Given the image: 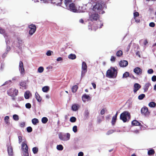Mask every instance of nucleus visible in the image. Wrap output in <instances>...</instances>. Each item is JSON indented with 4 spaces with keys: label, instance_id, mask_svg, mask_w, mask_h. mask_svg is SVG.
Returning a JSON list of instances; mask_svg holds the SVG:
<instances>
[{
    "label": "nucleus",
    "instance_id": "1",
    "mask_svg": "<svg viewBox=\"0 0 156 156\" xmlns=\"http://www.w3.org/2000/svg\"><path fill=\"white\" fill-rule=\"evenodd\" d=\"M117 70L114 67H111L108 69L106 73V76L109 78H115L117 75Z\"/></svg>",
    "mask_w": 156,
    "mask_h": 156
},
{
    "label": "nucleus",
    "instance_id": "2",
    "mask_svg": "<svg viewBox=\"0 0 156 156\" xmlns=\"http://www.w3.org/2000/svg\"><path fill=\"white\" fill-rule=\"evenodd\" d=\"M131 115L130 113L128 111H125L121 114L120 116V119L122 121L124 122H128L130 119Z\"/></svg>",
    "mask_w": 156,
    "mask_h": 156
},
{
    "label": "nucleus",
    "instance_id": "3",
    "mask_svg": "<svg viewBox=\"0 0 156 156\" xmlns=\"http://www.w3.org/2000/svg\"><path fill=\"white\" fill-rule=\"evenodd\" d=\"M18 93V90L15 88H11L7 91L8 94L11 97H14L17 96Z\"/></svg>",
    "mask_w": 156,
    "mask_h": 156
},
{
    "label": "nucleus",
    "instance_id": "4",
    "mask_svg": "<svg viewBox=\"0 0 156 156\" xmlns=\"http://www.w3.org/2000/svg\"><path fill=\"white\" fill-rule=\"evenodd\" d=\"M87 64L84 62H83L82 63V71L81 73V76L83 77L85 75V73L87 72Z\"/></svg>",
    "mask_w": 156,
    "mask_h": 156
},
{
    "label": "nucleus",
    "instance_id": "5",
    "mask_svg": "<svg viewBox=\"0 0 156 156\" xmlns=\"http://www.w3.org/2000/svg\"><path fill=\"white\" fill-rule=\"evenodd\" d=\"M100 16L97 13H94L91 14L89 17L90 20L91 21H97L99 18Z\"/></svg>",
    "mask_w": 156,
    "mask_h": 156
},
{
    "label": "nucleus",
    "instance_id": "6",
    "mask_svg": "<svg viewBox=\"0 0 156 156\" xmlns=\"http://www.w3.org/2000/svg\"><path fill=\"white\" fill-rule=\"evenodd\" d=\"M102 8V5L99 3H96V5L93 6V10L94 11L98 12H100Z\"/></svg>",
    "mask_w": 156,
    "mask_h": 156
},
{
    "label": "nucleus",
    "instance_id": "7",
    "mask_svg": "<svg viewBox=\"0 0 156 156\" xmlns=\"http://www.w3.org/2000/svg\"><path fill=\"white\" fill-rule=\"evenodd\" d=\"M141 113L145 116H148L150 113L148 108L145 106H144L141 108Z\"/></svg>",
    "mask_w": 156,
    "mask_h": 156
},
{
    "label": "nucleus",
    "instance_id": "8",
    "mask_svg": "<svg viewBox=\"0 0 156 156\" xmlns=\"http://www.w3.org/2000/svg\"><path fill=\"white\" fill-rule=\"evenodd\" d=\"M28 28L30 29L29 31V34L30 35H32L36 31V26L35 25L31 24L28 26Z\"/></svg>",
    "mask_w": 156,
    "mask_h": 156
},
{
    "label": "nucleus",
    "instance_id": "9",
    "mask_svg": "<svg viewBox=\"0 0 156 156\" xmlns=\"http://www.w3.org/2000/svg\"><path fill=\"white\" fill-rule=\"evenodd\" d=\"M66 8L68 10H70L71 11H72L73 12H76L77 11L75 4L73 3H71V4H70L68 7H67Z\"/></svg>",
    "mask_w": 156,
    "mask_h": 156
},
{
    "label": "nucleus",
    "instance_id": "10",
    "mask_svg": "<svg viewBox=\"0 0 156 156\" xmlns=\"http://www.w3.org/2000/svg\"><path fill=\"white\" fill-rule=\"evenodd\" d=\"M19 69L21 73L24 75L25 73V70L23 67V63L22 61H20L19 63Z\"/></svg>",
    "mask_w": 156,
    "mask_h": 156
},
{
    "label": "nucleus",
    "instance_id": "11",
    "mask_svg": "<svg viewBox=\"0 0 156 156\" xmlns=\"http://www.w3.org/2000/svg\"><path fill=\"white\" fill-rule=\"evenodd\" d=\"M7 150L9 156H12L13 155V149L10 144H8L7 145Z\"/></svg>",
    "mask_w": 156,
    "mask_h": 156
},
{
    "label": "nucleus",
    "instance_id": "12",
    "mask_svg": "<svg viewBox=\"0 0 156 156\" xmlns=\"http://www.w3.org/2000/svg\"><path fill=\"white\" fill-rule=\"evenodd\" d=\"M133 72L138 75H140L142 74V70L140 68L137 67L133 70Z\"/></svg>",
    "mask_w": 156,
    "mask_h": 156
},
{
    "label": "nucleus",
    "instance_id": "13",
    "mask_svg": "<svg viewBox=\"0 0 156 156\" xmlns=\"http://www.w3.org/2000/svg\"><path fill=\"white\" fill-rule=\"evenodd\" d=\"M141 86L138 83H135L134 85L133 91L134 93L136 92L141 87Z\"/></svg>",
    "mask_w": 156,
    "mask_h": 156
},
{
    "label": "nucleus",
    "instance_id": "14",
    "mask_svg": "<svg viewBox=\"0 0 156 156\" xmlns=\"http://www.w3.org/2000/svg\"><path fill=\"white\" fill-rule=\"evenodd\" d=\"M128 64V62L126 60L121 61L119 63V65L121 67H126L127 66Z\"/></svg>",
    "mask_w": 156,
    "mask_h": 156
},
{
    "label": "nucleus",
    "instance_id": "15",
    "mask_svg": "<svg viewBox=\"0 0 156 156\" xmlns=\"http://www.w3.org/2000/svg\"><path fill=\"white\" fill-rule=\"evenodd\" d=\"M82 99L83 101L85 102L86 101V100H88L90 99V98L89 95L85 94L82 96Z\"/></svg>",
    "mask_w": 156,
    "mask_h": 156
},
{
    "label": "nucleus",
    "instance_id": "16",
    "mask_svg": "<svg viewBox=\"0 0 156 156\" xmlns=\"http://www.w3.org/2000/svg\"><path fill=\"white\" fill-rule=\"evenodd\" d=\"M79 107L80 106L78 104H74L72 106V109L73 111H76L78 109Z\"/></svg>",
    "mask_w": 156,
    "mask_h": 156
},
{
    "label": "nucleus",
    "instance_id": "17",
    "mask_svg": "<svg viewBox=\"0 0 156 156\" xmlns=\"http://www.w3.org/2000/svg\"><path fill=\"white\" fill-rule=\"evenodd\" d=\"M139 13L138 12H136L133 13V18L135 21L137 23H139L140 21V20H136V17L139 16Z\"/></svg>",
    "mask_w": 156,
    "mask_h": 156
},
{
    "label": "nucleus",
    "instance_id": "18",
    "mask_svg": "<svg viewBox=\"0 0 156 156\" xmlns=\"http://www.w3.org/2000/svg\"><path fill=\"white\" fill-rule=\"evenodd\" d=\"M151 85V84L149 83H146L144 87V92H147L149 87Z\"/></svg>",
    "mask_w": 156,
    "mask_h": 156
},
{
    "label": "nucleus",
    "instance_id": "19",
    "mask_svg": "<svg viewBox=\"0 0 156 156\" xmlns=\"http://www.w3.org/2000/svg\"><path fill=\"white\" fill-rule=\"evenodd\" d=\"M72 0H64V4L65 5V8H66L67 7L72 3Z\"/></svg>",
    "mask_w": 156,
    "mask_h": 156
},
{
    "label": "nucleus",
    "instance_id": "20",
    "mask_svg": "<svg viewBox=\"0 0 156 156\" xmlns=\"http://www.w3.org/2000/svg\"><path fill=\"white\" fill-rule=\"evenodd\" d=\"M22 149L23 151H28V147L27 145V144L24 143V142L23 143L22 145Z\"/></svg>",
    "mask_w": 156,
    "mask_h": 156
},
{
    "label": "nucleus",
    "instance_id": "21",
    "mask_svg": "<svg viewBox=\"0 0 156 156\" xmlns=\"http://www.w3.org/2000/svg\"><path fill=\"white\" fill-rule=\"evenodd\" d=\"M35 98L37 101L39 102H40L41 101V98L40 97V95L37 92L35 94Z\"/></svg>",
    "mask_w": 156,
    "mask_h": 156
},
{
    "label": "nucleus",
    "instance_id": "22",
    "mask_svg": "<svg viewBox=\"0 0 156 156\" xmlns=\"http://www.w3.org/2000/svg\"><path fill=\"white\" fill-rule=\"evenodd\" d=\"M59 138L60 140H66V134H62V133H60L59 134Z\"/></svg>",
    "mask_w": 156,
    "mask_h": 156
},
{
    "label": "nucleus",
    "instance_id": "23",
    "mask_svg": "<svg viewBox=\"0 0 156 156\" xmlns=\"http://www.w3.org/2000/svg\"><path fill=\"white\" fill-rule=\"evenodd\" d=\"M132 124L133 126H140L141 123L136 120H134L132 122Z\"/></svg>",
    "mask_w": 156,
    "mask_h": 156
},
{
    "label": "nucleus",
    "instance_id": "24",
    "mask_svg": "<svg viewBox=\"0 0 156 156\" xmlns=\"http://www.w3.org/2000/svg\"><path fill=\"white\" fill-rule=\"evenodd\" d=\"M63 0H55L54 3L56 5H61L62 4Z\"/></svg>",
    "mask_w": 156,
    "mask_h": 156
},
{
    "label": "nucleus",
    "instance_id": "25",
    "mask_svg": "<svg viewBox=\"0 0 156 156\" xmlns=\"http://www.w3.org/2000/svg\"><path fill=\"white\" fill-rule=\"evenodd\" d=\"M78 86L76 85L73 86L72 88V91L73 93L76 92L78 89Z\"/></svg>",
    "mask_w": 156,
    "mask_h": 156
},
{
    "label": "nucleus",
    "instance_id": "26",
    "mask_svg": "<svg viewBox=\"0 0 156 156\" xmlns=\"http://www.w3.org/2000/svg\"><path fill=\"white\" fill-rule=\"evenodd\" d=\"M148 105L151 108H154L156 106V104L155 102L152 101L149 103Z\"/></svg>",
    "mask_w": 156,
    "mask_h": 156
},
{
    "label": "nucleus",
    "instance_id": "27",
    "mask_svg": "<svg viewBox=\"0 0 156 156\" xmlns=\"http://www.w3.org/2000/svg\"><path fill=\"white\" fill-rule=\"evenodd\" d=\"M49 87L48 86H45L43 87L42 90L44 92H47L49 90Z\"/></svg>",
    "mask_w": 156,
    "mask_h": 156
},
{
    "label": "nucleus",
    "instance_id": "28",
    "mask_svg": "<svg viewBox=\"0 0 156 156\" xmlns=\"http://www.w3.org/2000/svg\"><path fill=\"white\" fill-rule=\"evenodd\" d=\"M155 153V151L154 150L151 149L149 150L148 151V154L149 155H153Z\"/></svg>",
    "mask_w": 156,
    "mask_h": 156
},
{
    "label": "nucleus",
    "instance_id": "29",
    "mask_svg": "<svg viewBox=\"0 0 156 156\" xmlns=\"http://www.w3.org/2000/svg\"><path fill=\"white\" fill-rule=\"evenodd\" d=\"M68 58L70 59H74L76 58V56L75 54H71L69 55Z\"/></svg>",
    "mask_w": 156,
    "mask_h": 156
},
{
    "label": "nucleus",
    "instance_id": "30",
    "mask_svg": "<svg viewBox=\"0 0 156 156\" xmlns=\"http://www.w3.org/2000/svg\"><path fill=\"white\" fill-rule=\"evenodd\" d=\"M116 119L117 118H116V116H114L112 117L111 122L112 125H114L115 124L116 120Z\"/></svg>",
    "mask_w": 156,
    "mask_h": 156
},
{
    "label": "nucleus",
    "instance_id": "31",
    "mask_svg": "<svg viewBox=\"0 0 156 156\" xmlns=\"http://www.w3.org/2000/svg\"><path fill=\"white\" fill-rule=\"evenodd\" d=\"M94 27V26L93 25H92V26H89L88 27V28L89 29H90L91 30H94L96 31L97 30V29H98V27Z\"/></svg>",
    "mask_w": 156,
    "mask_h": 156
},
{
    "label": "nucleus",
    "instance_id": "32",
    "mask_svg": "<svg viewBox=\"0 0 156 156\" xmlns=\"http://www.w3.org/2000/svg\"><path fill=\"white\" fill-rule=\"evenodd\" d=\"M32 123L34 125L37 124L39 122L38 120L36 118H34L32 120Z\"/></svg>",
    "mask_w": 156,
    "mask_h": 156
},
{
    "label": "nucleus",
    "instance_id": "33",
    "mask_svg": "<svg viewBox=\"0 0 156 156\" xmlns=\"http://www.w3.org/2000/svg\"><path fill=\"white\" fill-rule=\"evenodd\" d=\"M122 51L121 50H119L116 53V55L118 57H121L122 55Z\"/></svg>",
    "mask_w": 156,
    "mask_h": 156
},
{
    "label": "nucleus",
    "instance_id": "34",
    "mask_svg": "<svg viewBox=\"0 0 156 156\" xmlns=\"http://www.w3.org/2000/svg\"><path fill=\"white\" fill-rule=\"evenodd\" d=\"M26 82L24 81H22L20 83V86L23 87H24L25 88L26 87Z\"/></svg>",
    "mask_w": 156,
    "mask_h": 156
},
{
    "label": "nucleus",
    "instance_id": "35",
    "mask_svg": "<svg viewBox=\"0 0 156 156\" xmlns=\"http://www.w3.org/2000/svg\"><path fill=\"white\" fill-rule=\"evenodd\" d=\"M24 97L26 99H29L30 97L29 92L28 91H26L24 93Z\"/></svg>",
    "mask_w": 156,
    "mask_h": 156
},
{
    "label": "nucleus",
    "instance_id": "36",
    "mask_svg": "<svg viewBox=\"0 0 156 156\" xmlns=\"http://www.w3.org/2000/svg\"><path fill=\"white\" fill-rule=\"evenodd\" d=\"M48 121V119L46 117L42 118L41 119L42 122L43 123H46Z\"/></svg>",
    "mask_w": 156,
    "mask_h": 156
},
{
    "label": "nucleus",
    "instance_id": "37",
    "mask_svg": "<svg viewBox=\"0 0 156 156\" xmlns=\"http://www.w3.org/2000/svg\"><path fill=\"white\" fill-rule=\"evenodd\" d=\"M129 76V73L128 72H126L123 75L122 77L123 78H127Z\"/></svg>",
    "mask_w": 156,
    "mask_h": 156
},
{
    "label": "nucleus",
    "instance_id": "38",
    "mask_svg": "<svg viewBox=\"0 0 156 156\" xmlns=\"http://www.w3.org/2000/svg\"><path fill=\"white\" fill-rule=\"evenodd\" d=\"M115 130H113V129H110L106 133V134L107 135H109L111 134H112L114 132H115Z\"/></svg>",
    "mask_w": 156,
    "mask_h": 156
},
{
    "label": "nucleus",
    "instance_id": "39",
    "mask_svg": "<svg viewBox=\"0 0 156 156\" xmlns=\"http://www.w3.org/2000/svg\"><path fill=\"white\" fill-rule=\"evenodd\" d=\"M145 97V95L144 94H142L138 96V98L139 100H141L143 99Z\"/></svg>",
    "mask_w": 156,
    "mask_h": 156
},
{
    "label": "nucleus",
    "instance_id": "40",
    "mask_svg": "<svg viewBox=\"0 0 156 156\" xmlns=\"http://www.w3.org/2000/svg\"><path fill=\"white\" fill-rule=\"evenodd\" d=\"M57 149L58 150L62 151L63 149V147L62 145L60 144L57 146Z\"/></svg>",
    "mask_w": 156,
    "mask_h": 156
},
{
    "label": "nucleus",
    "instance_id": "41",
    "mask_svg": "<svg viewBox=\"0 0 156 156\" xmlns=\"http://www.w3.org/2000/svg\"><path fill=\"white\" fill-rule=\"evenodd\" d=\"M76 118L73 116L70 118V121L72 122H74L76 121Z\"/></svg>",
    "mask_w": 156,
    "mask_h": 156
},
{
    "label": "nucleus",
    "instance_id": "42",
    "mask_svg": "<svg viewBox=\"0 0 156 156\" xmlns=\"http://www.w3.org/2000/svg\"><path fill=\"white\" fill-rule=\"evenodd\" d=\"M32 151L34 154L37 153L38 151V149L37 147H34L32 149Z\"/></svg>",
    "mask_w": 156,
    "mask_h": 156
},
{
    "label": "nucleus",
    "instance_id": "43",
    "mask_svg": "<svg viewBox=\"0 0 156 156\" xmlns=\"http://www.w3.org/2000/svg\"><path fill=\"white\" fill-rule=\"evenodd\" d=\"M44 70V68L43 67L41 66L38 68V72L39 73H41L43 72Z\"/></svg>",
    "mask_w": 156,
    "mask_h": 156
},
{
    "label": "nucleus",
    "instance_id": "44",
    "mask_svg": "<svg viewBox=\"0 0 156 156\" xmlns=\"http://www.w3.org/2000/svg\"><path fill=\"white\" fill-rule=\"evenodd\" d=\"M9 116H7L5 117V121L6 123L7 124H8L9 123Z\"/></svg>",
    "mask_w": 156,
    "mask_h": 156
},
{
    "label": "nucleus",
    "instance_id": "45",
    "mask_svg": "<svg viewBox=\"0 0 156 156\" xmlns=\"http://www.w3.org/2000/svg\"><path fill=\"white\" fill-rule=\"evenodd\" d=\"M89 115V112L87 110H86L84 112V116L87 118Z\"/></svg>",
    "mask_w": 156,
    "mask_h": 156
},
{
    "label": "nucleus",
    "instance_id": "46",
    "mask_svg": "<svg viewBox=\"0 0 156 156\" xmlns=\"http://www.w3.org/2000/svg\"><path fill=\"white\" fill-rule=\"evenodd\" d=\"M13 119L16 121H17L19 120V116L16 115H13Z\"/></svg>",
    "mask_w": 156,
    "mask_h": 156
},
{
    "label": "nucleus",
    "instance_id": "47",
    "mask_svg": "<svg viewBox=\"0 0 156 156\" xmlns=\"http://www.w3.org/2000/svg\"><path fill=\"white\" fill-rule=\"evenodd\" d=\"M70 135L69 133H67L66 134V140H69L70 138Z\"/></svg>",
    "mask_w": 156,
    "mask_h": 156
},
{
    "label": "nucleus",
    "instance_id": "48",
    "mask_svg": "<svg viewBox=\"0 0 156 156\" xmlns=\"http://www.w3.org/2000/svg\"><path fill=\"white\" fill-rule=\"evenodd\" d=\"M27 131L28 132L30 133L32 131V129L30 126L28 127L27 128Z\"/></svg>",
    "mask_w": 156,
    "mask_h": 156
},
{
    "label": "nucleus",
    "instance_id": "49",
    "mask_svg": "<svg viewBox=\"0 0 156 156\" xmlns=\"http://www.w3.org/2000/svg\"><path fill=\"white\" fill-rule=\"evenodd\" d=\"M73 131L74 133H76L77 131V126H73Z\"/></svg>",
    "mask_w": 156,
    "mask_h": 156
},
{
    "label": "nucleus",
    "instance_id": "50",
    "mask_svg": "<svg viewBox=\"0 0 156 156\" xmlns=\"http://www.w3.org/2000/svg\"><path fill=\"white\" fill-rule=\"evenodd\" d=\"M23 155L24 156H29V154L28 151H23Z\"/></svg>",
    "mask_w": 156,
    "mask_h": 156
},
{
    "label": "nucleus",
    "instance_id": "51",
    "mask_svg": "<svg viewBox=\"0 0 156 156\" xmlns=\"http://www.w3.org/2000/svg\"><path fill=\"white\" fill-rule=\"evenodd\" d=\"M26 107L27 108H31V105L30 103H27L25 105Z\"/></svg>",
    "mask_w": 156,
    "mask_h": 156
},
{
    "label": "nucleus",
    "instance_id": "52",
    "mask_svg": "<svg viewBox=\"0 0 156 156\" xmlns=\"http://www.w3.org/2000/svg\"><path fill=\"white\" fill-rule=\"evenodd\" d=\"M52 53H53V51L50 50H48L46 54L47 56H51V55Z\"/></svg>",
    "mask_w": 156,
    "mask_h": 156
},
{
    "label": "nucleus",
    "instance_id": "53",
    "mask_svg": "<svg viewBox=\"0 0 156 156\" xmlns=\"http://www.w3.org/2000/svg\"><path fill=\"white\" fill-rule=\"evenodd\" d=\"M154 72V71L153 69H148L147 71V73L148 74H152Z\"/></svg>",
    "mask_w": 156,
    "mask_h": 156
},
{
    "label": "nucleus",
    "instance_id": "54",
    "mask_svg": "<svg viewBox=\"0 0 156 156\" xmlns=\"http://www.w3.org/2000/svg\"><path fill=\"white\" fill-rule=\"evenodd\" d=\"M116 59L115 57L114 56H112L110 60L112 62H114L115 61Z\"/></svg>",
    "mask_w": 156,
    "mask_h": 156
},
{
    "label": "nucleus",
    "instance_id": "55",
    "mask_svg": "<svg viewBox=\"0 0 156 156\" xmlns=\"http://www.w3.org/2000/svg\"><path fill=\"white\" fill-rule=\"evenodd\" d=\"M149 26L151 27H154L155 26V24L154 22H151L150 23Z\"/></svg>",
    "mask_w": 156,
    "mask_h": 156
},
{
    "label": "nucleus",
    "instance_id": "56",
    "mask_svg": "<svg viewBox=\"0 0 156 156\" xmlns=\"http://www.w3.org/2000/svg\"><path fill=\"white\" fill-rule=\"evenodd\" d=\"M25 124L24 122H22L20 123V126L21 127L23 128L25 126Z\"/></svg>",
    "mask_w": 156,
    "mask_h": 156
},
{
    "label": "nucleus",
    "instance_id": "57",
    "mask_svg": "<svg viewBox=\"0 0 156 156\" xmlns=\"http://www.w3.org/2000/svg\"><path fill=\"white\" fill-rule=\"evenodd\" d=\"M153 82H155L156 81V76H153L151 78Z\"/></svg>",
    "mask_w": 156,
    "mask_h": 156
},
{
    "label": "nucleus",
    "instance_id": "58",
    "mask_svg": "<svg viewBox=\"0 0 156 156\" xmlns=\"http://www.w3.org/2000/svg\"><path fill=\"white\" fill-rule=\"evenodd\" d=\"M19 143L20 144L22 141V138L21 136H18Z\"/></svg>",
    "mask_w": 156,
    "mask_h": 156
},
{
    "label": "nucleus",
    "instance_id": "59",
    "mask_svg": "<svg viewBox=\"0 0 156 156\" xmlns=\"http://www.w3.org/2000/svg\"><path fill=\"white\" fill-rule=\"evenodd\" d=\"M5 30L0 27V33L2 34L5 33Z\"/></svg>",
    "mask_w": 156,
    "mask_h": 156
},
{
    "label": "nucleus",
    "instance_id": "60",
    "mask_svg": "<svg viewBox=\"0 0 156 156\" xmlns=\"http://www.w3.org/2000/svg\"><path fill=\"white\" fill-rule=\"evenodd\" d=\"M105 113V111L104 109H103L101 110V111L100 113L101 115H104Z\"/></svg>",
    "mask_w": 156,
    "mask_h": 156
},
{
    "label": "nucleus",
    "instance_id": "61",
    "mask_svg": "<svg viewBox=\"0 0 156 156\" xmlns=\"http://www.w3.org/2000/svg\"><path fill=\"white\" fill-rule=\"evenodd\" d=\"M83 153L82 152H80L78 154V156H83Z\"/></svg>",
    "mask_w": 156,
    "mask_h": 156
},
{
    "label": "nucleus",
    "instance_id": "62",
    "mask_svg": "<svg viewBox=\"0 0 156 156\" xmlns=\"http://www.w3.org/2000/svg\"><path fill=\"white\" fill-rule=\"evenodd\" d=\"M3 35L4 36L5 38H7L8 37V34L6 33L5 31V33L3 34Z\"/></svg>",
    "mask_w": 156,
    "mask_h": 156
},
{
    "label": "nucleus",
    "instance_id": "63",
    "mask_svg": "<svg viewBox=\"0 0 156 156\" xmlns=\"http://www.w3.org/2000/svg\"><path fill=\"white\" fill-rule=\"evenodd\" d=\"M91 84L94 88V89H95L96 88V84L94 83H91Z\"/></svg>",
    "mask_w": 156,
    "mask_h": 156
},
{
    "label": "nucleus",
    "instance_id": "64",
    "mask_svg": "<svg viewBox=\"0 0 156 156\" xmlns=\"http://www.w3.org/2000/svg\"><path fill=\"white\" fill-rule=\"evenodd\" d=\"M62 58L61 57H58V58L57 59V61H62Z\"/></svg>",
    "mask_w": 156,
    "mask_h": 156
}]
</instances>
